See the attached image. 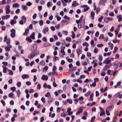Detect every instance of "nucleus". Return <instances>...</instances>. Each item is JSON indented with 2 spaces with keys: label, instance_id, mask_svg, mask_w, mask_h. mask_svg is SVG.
Instances as JSON below:
<instances>
[{
  "label": "nucleus",
  "instance_id": "obj_7",
  "mask_svg": "<svg viewBox=\"0 0 122 122\" xmlns=\"http://www.w3.org/2000/svg\"><path fill=\"white\" fill-rule=\"evenodd\" d=\"M29 77V75L27 74H25L22 76V78L23 79H27Z\"/></svg>",
  "mask_w": 122,
  "mask_h": 122
},
{
  "label": "nucleus",
  "instance_id": "obj_1",
  "mask_svg": "<svg viewBox=\"0 0 122 122\" xmlns=\"http://www.w3.org/2000/svg\"><path fill=\"white\" fill-rule=\"evenodd\" d=\"M56 69L57 68L56 66L55 65L53 67L52 69V71L53 72H50L51 75H58V73L56 71Z\"/></svg>",
  "mask_w": 122,
  "mask_h": 122
},
{
  "label": "nucleus",
  "instance_id": "obj_61",
  "mask_svg": "<svg viewBox=\"0 0 122 122\" xmlns=\"http://www.w3.org/2000/svg\"><path fill=\"white\" fill-rule=\"evenodd\" d=\"M103 18V16H101L100 17V18H99V19H98L99 21L100 22H101L102 21V19Z\"/></svg>",
  "mask_w": 122,
  "mask_h": 122
},
{
  "label": "nucleus",
  "instance_id": "obj_25",
  "mask_svg": "<svg viewBox=\"0 0 122 122\" xmlns=\"http://www.w3.org/2000/svg\"><path fill=\"white\" fill-rule=\"evenodd\" d=\"M17 94V96L18 97H19L20 96V95L21 93L19 90H18L16 92Z\"/></svg>",
  "mask_w": 122,
  "mask_h": 122
},
{
  "label": "nucleus",
  "instance_id": "obj_16",
  "mask_svg": "<svg viewBox=\"0 0 122 122\" xmlns=\"http://www.w3.org/2000/svg\"><path fill=\"white\" fill-rule=\"evenodd\" d=\"M21 20L24 21V23H25L26 21V18L24 16H22L21 18Z\"/></svg>",
  "mask_w": 122,
  "mask_h": 122
},
{
  "label": "nucleus",
  "instance_id": "obj_5",
  "mask_svg": "<svg viewBox=\"0 0 122 122\" xmlns=\"http://www.w3.org/2000/svg\"><path fill=\"white\" fill-rule=\"evenodd\" d=\"M114 107L113 105H111L108 106L106 108V109L108 111H110L112 110Z\"/></svg>",
  "mask_w": 122,
  "mask_h": 122
},
{
  "label": "nucleus",
  "instance_id": "obj_48",
  "mask_svg": "<svg viewBox=\"0 0 122 122\" xmlns=\"http://www.w3.org/2000/svg\"><path fill=\"white\" fill-rule=\"evenodd\" d=\"M56 17L57 18V20L60 21L61 20V17L59 16L58 15H56Z\"/></svg>",
  "mask_w": 122,
  "mask_h": 122
},
{
  "label": "nucleus",
  "instance_id": "obj_24",
  "mask_svg": "<svg viewBox=\"0 0 122 122\" xmlns=\"http://www.w3.org/2000/svg\"><path fill=\"white\" fill-rule=\"evenodd\" d=\"M111 52L107 53H105L104 54V56H110L111 55Z\"/></svg>",
  "mask_w": 122,
  "mask_h": 122
},
{
  "label": "nucleus",
  "instance_id": "obj_18",
  "mask_svg": "<svg viewBox=\"0 0 122 122\" xmlns=\"http://www.w3.org/2000/svg\"><path fill=\"white\" fill-rule=\"evenodd\" d=\"M39 64L40 65L44 66L45 65L46 63L44 60H42L39 63Z\"/></svg>",
  "mask_w": 122,
  "mask_h": 122
},
{
  "label": "nucleus",
  "instance_id": "obj_44",
  "mask_svg": "<svg viewBox=\"0 0 122 122\" xmlns=\"http://www.w3.org/2000/svg\"><path fill=\"white\" fill-rule=\"evenodd\" d=\"M101 9L100 7H98L96 10V12L97 14L100 11Z\"/></svg>",
  "mask_w": 122,
  "mask_h": 122
},
{
  "label": "nucleus",
  "instance_id": "obj_11",
  "mask_svg": "<svg viewBox=\"0 0 122 122\" xmlns=\"http://www.w3.org/2000/svg\"><path fill=\"white\" fill-rule=\"evenodd\" d=\"M49 31V29L48 27H46L44 28L43 30V32L44 34H45L46 32Z\"/></svg>",
  "mask_w": 122,
  "mask_h": 122
},
{
  "label": "nucleus",
  "instance_id": "obj_59",
  "mask_svg": "<svg viewBox=\"0 0 122 122\" xmlns=\"http://www.w3.org/2000/svg\"><path fill=\"white\" fill-rule=\"evenodd\" d=\"M62 32L63 34H64L65 35H67L68 34V32L67 31L63 30Z\"/></svg>",
  "mask_w": 122,
  "mask_h": 122
},
{
  "label": "nucleus",
  "instance_id": "obj_31",
  "mask_svg": "<svg viewBox=\"0 0 122 122\" xmlns=\"http://www.w3.org/2000/svg\"><path fill=\"white\" fill-rule=\"evenodd\" d=\"M67 102L70 104H71L72 103V100L71 99H68L67 100Z\"/></svg>",
  "mask_w": 122,
  "mask_h": 122
},
{
  "label": "nucleus",
  "instance_id": "obj_54",
  "mask_svg": "<svg viewBox=\"0 0 122 122\" xmlns=\"http://www.w3.org/2000/svg\"><path fill=\"white\" fill-rule=\"evenodd\" d=\"M98 51L96 47H95L94 51V52L95 53H97L98 52Z\"/></svg>",
  "mask_w": 122,
  "mask_h": 122
},
{
  "label": "nucleus",
  "instance_id": "obj_62",
  "mask_svg": "<svg viewBox=\"0 0 122 122\" xmlns=\"http://www.w3.org/2000/svg\"><path fill=\"white\" fill-rule=\"evenodd\" d=\"M16 88L15 87H13L10 88V89L13 92H14V91L15 90Z\"/></svg>",
  "mask_w": 122,
  "mask_h": 122
},
{
  "label": "nucleus",
  "instance_id": "obj_51",
  "mask_svg": "<svg viewBox=\"0 0 122 122\" xmlns=\"http://www.w3.org/2000/svg\"><path fill=\"white\" fill-rule=\"evenodd\" d=\"M40 112H39L36 111H35L34 112V113H33V114L34 115H35L36 114H38Z\"/></svg>",
  "mask_w": 122,
  "mask_h": 122
},
{
  "label": "nucleus",
  "instance_id": "obj_52",
  "mask_svg": "<svg viewBox=\"0 0 122 122\" xmlns=\"http://www.w3.org/2000/svg\"><path fill=\"white\" fill-rule=\"evenodd\" d=\"M32 5L31 3L30 2H29L26 3V5H28V6H30Z\"/></svg>",
  "mask_w": 122,
  "mask_h": 122
},
{
  "label": "nucleus",
  "instance_id": "obj_2",
  "mask_svg": "<svg viewBox=\"0 0 122 122\" xmlns=\"http://www.w3.org/2000/svg\"><path fill=\"white\" fill-rule=\"evenodd\" d=\"M76 52L78 55H80L82 53V47H79L77 49Z\"/></svg>",
  "mask_w": 122,
  "mask_h": 122
},
{
  "label": "nucleus",
  "instance_id": "obj_21",
  "mask_svg": "<svg viewBox=\"0 0 122 122\" xmlns=\"http://www.w3.org/2000/svg\"><path fill=\"white\" fill-rule=\"evenodd\" d=\"M26 40L29 42H31L32 41V40L29 37H26Z\"/></svg>",
  "mask_w": 122,
  "mask_h": 122
},
{
  "label": "nucleus",
  "instance_id": "obj_9",
  "mask_svg": "<svg viewBox=\"0 0 122 122\" xmlns=\"http://www.w3.org/2000/svg\"><path fill=\"white\" fill-rule=\"evenodd\" d=\"M29 33V30L27 28L26 29L25 31V32L23 34V35L24 36H27V34Z\"/></svg>",
  "mask_w": 122,
  "mask_h": 122
},
{
  "label": "nucleus",
  "instance_id": "obj_19",
  "mask_svg": "<svg viewBox=\"0 0 122 122\" xmlns=\"http://www.w3.org/2000/svg\"><path fill=\"white\" fill-rule=\"evenodd\" d=\"M82 110L81 108L76 113V115H77L78 114L81 113L82 112Z\"/></svg>",
  "mask_w": 122,
  "mask_h": 122
},
{
  "label": "nucleus",
  "instance_id": "obj_40",
  "mask_svg": "<svg viewBox=\"0 0 122 122\" xmlns=\"http://www.w3.org/2000/svg\"><path fill=\"white\" fill-rule=\"evenodd\" d=\"M21 85V83L20 81L18 82L16 84L17 86L18 87L20 86Z\"/></svg>",
  "mask_w": 122,
  "mask_h": 122
},
{
  "label": "nucleus",
  "instance_id": "obj_13",
  "mask_svg": "<svg viewBox=\"0 0 122 122\" xmlns=\"http://www.w3.org/2000/svg\"><path fill=\"white\" fill-rule=\"evenodd\" d=\"M117 18L118 19V21L120 22L122 20V18L121 17V16L120 15H119L118 16H117Z\"/></svg>",
  "mask_w": 122,
  "mask_h": 122
},
{
  "label": "nucleus",
  "instance_id": "obj_28",
  "mask_svg": "<svg viewBox=\"0 0 122 122\" xmlns=\"http://www.w3.org/2000/svg\"><path fill=\"white\" fill-rule=\"evenodd\" d=\"M66 41L68 42H70L71 40V38L70 37H67L66 38Z\"/></svg>",
  "mask_w": 122,
  "mask_h": 122
},
{
  "label": "nucleus",
  "instance_id": "obj_55",
  "mask_svg": "<svg viewBox=\"0 0 122 122\" xmlns=\"http://www.w3.org/2000/svg\"><path fill=\"white\" fill-rule=\"evenodd\" d=\"M43 24V21L41 20L39 21V24L40 26H41Z\"/></svg>",
  "mask_w": 122,
  "mask_h": 122
},
{
  "label": "nucleus",
  "instance_id": "obj_41",
  "mask_svg": "<svg viewBox=\"0 0 122 122\" xmlns=\"http://www.w3.org/2000/svg\"><path fill=\"white\" fill-rule=\"evenodd\" d=\"M103 59V57L102 56L99 55V56L98 60L100 61H101Z\"/></svg>",
  "mask_w": 122,
  "mask_h": 122
},
{
  "label": "nucleus",
  "instance_id": "obj_17",
  "mask_svg": "<svg viewBox=\"0 0 122 122\" xmlns=\"http://www.w3.org/2000/svg\"><path fill=\"white\" fill-rule=\"evenodd\" d=\"M32 52L33 53L34 55H35V56L36 55H38L39 53V51L38 50H37L36 51H34Z\"/></svg>",
  "mask_w": 122,
  "mask_h": 122
},
{
  "label": "nucleus",
  "instance_id": "obj_37",
  "mask_svg": "<svg viewBox=\"0 0 122 122\" xmlns=\"http://www.w3.org/2000/svg\"><path fill=\"white\" fill-rule=\"evenodd\" d=\"M8 71H9V74L10 75H12L13 74V71L12 70H10L9 69L8 70Z\"/></svg>",
  "mask_w": 122,
  "mask_h": 122
},
{
  "label": "nucleus",
  "instance_id": "obj_14",
  "mask_svg": "<svg viewBox=\"0 0 122 122\" xmlns=\"http://www.w3.org/2000/svg\"><path fill=\"white\" fill-rule=\"evenodd\" d=\"M94 96V94L93 93H92L90 96V97L89 99H88V100L89 101V100H90L91 101H92L93 100V97Z\"/></svg>",
  "mask_w": 122,
  "mask_h": 122
},
{
  "label": "nucleus",
  "instance_id": "obj_35",
  "mask_svg": "<svg viewBox=\"0 0 122 122\" xmlns=\"http://www.w3.org/2000/svg\"><path fill=\"white\" fill-rule=\"evenodd\" d=\"M48 67L47 66H46L44 67L43 68V71L44 72V71H47L48 70Z\"/></svg>",
  "mask_w": 122,
  "mask_h": 122
},
{
  "label": "nucleus",
  "instance_id": "obj_34",
  "mask_svg": "<svg viewBox=\"0 0 122 122\" xmlns=\"http://www.w3.org/2000/svg\"><path fill=\"white\" fill-rule=\"evenodd\" d=\"M76 1H73V3L72 4V6L74 7H75L76 6Z\"/></svg>",
  "mask_w": 122,
  "mask_h": 122
},
{
  "label": "nucleus",
  "instance_id": "obj_23",
  "mask_svg": "<svg viewBox=\"0 0 122 122\" xmlns=\"http://www.w3.org/2000/svg\"><path fill=\"white\" fill-rule=\"evenodd\" d=\"M50 44L48 42H46L45 43L44 45V47H47L50 46Z\"/></svg>",
  "mask_w": 122,
  "mask_h": 122
},
{
  "label": "nucleus",
  "instance_id": "obj_43",
  "mask_svg": "<svg viewBox=\"0 0 122 122\" xmlns=\"http://www.w3.org/2000/svg\"><path fill=\"white\" fill-rule=\"evenodd\" d=\"M95 15V13L93 11H92L91 12V17H93V18H92V19H93L94 18V16Z\"/></svg>",
  "mask_w": 122,
  "mask_h": 122
},
{
  "label": "nucleus",
  "instance_id": "obj_29",
  "mask_svg": "<svg viewBox=\"0 0 122 122\" xmlns=\"http://www.w3.org/2000/svg\"><path fill=\"white\" fill-rule=\"evenodd\" d=\"M108 68L109 66H108L107 65H106L104 67L103 71H105Z\"/></svg>",
  "mask_w": 122,
  "mask_h": 122
},
{
  "label": "nucleus",
  "instance_id": "obj_20",
  "mask_svg": "<svg viewBox=\"0 0 122 122\" xmlns=\"http://www.w3.org/2000/svg\"><path fill=\"white\" fill-rule=\"evenodd\" d=\"M2 67L3 68V72L4 73H6V72L7 71V70L6 68V67L3 65L2 66Z\"/></svg>",
  "mask_w": 122,
  "mask_h": 122
},
{
  "label": "nucleus",
  "instance_id": "obj_22",
  "mask_svg": "<svg viewBox=\"0 0 122 122\" xmlns=\"http://www.w3.org/2000/svg\"><path fill=\"white\" fill-rule=\"evenodd\" d=\"M120 63V62L119 61H118L117 62V63H115L114 65V67L115 68H117L119 65Z\"/></svg>",
  "mask_w": 122,
  "mask_h": 122
},
{
  "label": "nucleus",
  "instance_id": "obj_49",
  "mask_svg": "<svg viewBox=\"0 0 122 122\" xmlns=\"http://www.w3.org/2000/svg\"><path fill=\"white\" fill-rule=\"evenodd\" d=\"M95 118L96 117L95 116H94L92 117L91 120V122H93L95 120Z\"/></svg>",
  "mask_w": 122,
  "mask_h": 122
},
{
  "label": "nucleus",
  "instance_id": "obj_45",
  "mask_svg": "<svg viewBox=\"0 0 122 122\" xmlns=\"http://www.w3.org/2000/svg\"><path fill=\"white\" fill-rule=\"evenodd\" d=\"M61 52L62 54V55L63 56L65 55V53L64 51V50H62V49H61Z\"/></svg>",
  "mask_w": 122,
  "mask_h": 122
},
{
  "label": "nucleus",
  "instance_id": "obj_27",
  "mask_svg": "<svg viewBox=\"0 0 122 122\" xmlns=\"http://www.w3.org/2000/svg\"><path fill=\"white\" fill-rule=\"evenodd\" d=\"M77 68V67L76 66L72 68H71L70 69V71H73L75 70Z\"/></svg>",
  "mask_w": 122,
  "mask_h": 122
},
{
  "label": "nucleus",
  "instance_id": "obj_56",
  "mask_svg": "<svg viewBox=\"0 0 122 122\" xmlns=\"http://www.w3.org/2000/svg\"><path fill=\"white\" fill-rule=\"evenodd\" d=\"M119 57V55L118 54H117L115 55V59H118Z\"/></svg>",
  "mask_w": 122,
  "mask_h": 122
},
{
  "label": "nucleus",
  "instance_id": "obj_12",
  "mask_svg": "<svg viewBox=\"0 0 122 122\" xmlns=\"http://www.w3.org/2000/svg\"><path fill=\"white\" fill-rule=\"evenodd\" d=\"M35 32H33L32 34L30 35V37L32 39L34 40L35 39Z\"/></svg>",
  "mask_w": 122,
  "mask_h": 122
},
{
  "label": "nucleus",
  "instance_id": "obj_63",
  "mask_svg": "<svg viewBox=\"0 0 122 122\" xmlns=\"http://www.w3.org/2000/svg\"><path fill=\"white\" fill-rule=\"evenodd\" d=\"M99 33L98 31H97L96 32L95 34V36L96 37H98L99 35Z\"/></svg>",
  "mask_w": 122,
  "mask_h": 122
},
{
  "label": "nucleus",
  "instance_id": "obj_46",
  "mask_svg": "<svg viewBox=\"0 0 122 122\" xmlns=\"http://www.w3.org/2000/svg\"><path fill=\"white\" fill-rule=\"evenodd\" d=\"M104 36L103 34H101V35L99 37V39H104Z\"/></svg>",
  "mask_w": 122,
  "mask_h": 122
},
{
  "label": "nucleus",
  "instance_id": "obj_57",
  "mask_svg": "<svg viewBox=\"0 0 122 122\" xmlns=\"http://www.w3.org/2000/svg\"><path fill=\"white\" fill-rule=\"evenodd\" d=\"M86 8H84V12H86V11L88 10L89 9V7L88 6H87Z\"/></svg>",
  "mask_w": 122,
  "mask_h": 122
},
{
  "label": "nucleus",
  "instance_id": "obj_30",
  "mask_svg": "<svg viewBox=\"0 0 122 122\" xmlns=\"http://www.w3.org/2000/svg\"><path fill=\"white\" fill-rule=\"evenodd\" d=\"M71 33L72 34V35H71V36H72V39H73L75 37V36H76L75 34L74 31H72Z\"/></svg>",
  "mask_w": 122,
  "mask_h": 122
},
{
  "label": "nucleus",
  "instance_id": "obj_50",
  "mask_svg": "<svg viewBox=\"0 0 122 122\" xmlns=\"http://www.w3.org/2000/svg\"><path fill=\"white\" fill-rule=\"evenodd\" d=\"M5 49L6 51H9L10 50L9 47H8V46L6 47L5 48Z\"/></svg>",
  "mask_w": 122,
  "mask_h": 122
},
{
  "label": "nucleus",
  "instance_id": "obj_10",
  "mask_svg": "<svg viewBox=\"0 0 122 122\" xmlns=\"http://www.w3.org/2000/svg\"><path fill=\"white\" fill-rule=\"evenodd\" d=\"M37 45L36 44H34L33 47L31 48V51H35L37 49Z\"/></svg>",
  "mask_w": 122,
  "mask_h": 122
},
{
  "label": "nucleus",
  "instance_id": "obj_4",
  "mask_svg": "<svg viewBox=\"0 0 122 122\" xmlns=\"http://www.w3.org/2000/svg\"><path fill=\"white\" fill-rule=\"evenodd\" d=\"M41 79L44 81H46L48 79V77L47 75H43L41 77Z\"/></svg>",
  "mask_w": 122,
  "mask_h": 122
},
{
  "label": "nucleus",
  "instance_id": "obj_8",
  "mask_svg": "<svg viewBox=\"0 0 122 122\" xmlns=\"http://www.w3.org/2000/svg\"><path fill=\"white\" fill-rule=\"evenodd\" d=\"M21 7L22 9V10H24V11H26L28 7L26 5H22L21 6Z\"/></svg>",
  "mask_w": 122,
  "mask_h": 122
},
{
  "label": "nucleus",
  "instance_id": "obj_36",
  "mask_svg": "<svg viewBox=\"0 0 122 122\" xmlns=\"http://www.w3.org/2000/svg\"><path fill=\"white\" fill-rule=\"evenodd\" d=\"M59 59V58L56 56H55L53 57V60L55 61H56V60H58Z\"/></svg>",
  "mask_w": 122,
  "mask_h": 122
},
{
  "label": "nucleus",
  "instance_id": "obj_47",
  "mask_svg": "<svg viewBox=\"0 0 122 122\" xmlns=\"http://www.w3.org/2000/svg\"><path fill=\"white\" fill-rule=\"evenodd\" d=\"M104 21L106 23H107L108 22V18L107 17H105L104 18Z\"/></svg>",
  "mask_w": 122,
  "mask_h": 122
},
{
  "label": "nucleus",
  "instance_id": "obj_26",
  "mask_svg": "<svg viewBox=\"0 0 122 122\" xmlns=\"http://www.w3.org/2000/svg\"><path fill=\"white\" fill-rule=\"evenodd\" d=\"M91 93V91H89L87 92L85 94V96L86 97H88Z\"/></svg>",
  "mask_w": 122,
  "mask_h": 122
},
{
  "label": "nucleus",
  "instance_id": "obj_60",
  "mask_svg": "<svg viewBox=\"0 0 122 122\" xmlns=\"http://www.w3.org/2000/svg\"><path fill=\"white\" fill-rule=\"evenodd\" d=\"M14 20H11L10 24L12 25H14Z\"/></svg>",
  "mask_w": 122,
  "mask_h": 122
},
{
  "label": "nucleus",
  "instance_id": "obj_32",
  "mask_svg": "<svg viewBox=\"0 0 122 122\" xmlns=\"http://www.w3.org/2000/svg\"><path fill=\"white\" fill-rule=\"evenodd\" d=\"M82 45L83 46H85L87 47H88L89 46L87 42H85L83 43Z\"/></svg>",
  "mask_w": 122,
  "mask_h": 122
},
{
  "label": "nucleus",
  "instance_id": "obj_53",
  "mask_svg": "<svg viewBox=\"0 0 122 122\" xmlns=\"http://www.w3.org/2000/svg\"><path fill=\"white\" fill-rule=\"evenodd\" d=\"M63 18L69 20L70 19V18L68 17L66 15H65L63 17Z\"/></svg>",
  "mask_w": 122,
  "mask_h": 122
},
{
  "label": "nucleus",
  "instance_id": "obj_6",
  "mask_svg": "<svg viewBox=\"0 0 122 122\" xmlns=\"http://www.w3.org/2000/svg\"><path fill=\"white\" fill-rule=\"evenodd\" d=\"M35 56V55H34L32 52L30 54L28 55V58L30 59H31L33 58Z\"/></svg>",
  "mask_w": 122,
  "mask_h": 122
},
{
  "label": "nucleus",
  "instance_id": "obj_39",
  "mask_svg": "<svg viewBox=\"0 0 122 122\" xmlns=\"http://www.w3.org/2000/svg\"><path fill=\"white\" fill-rule=\"evenodd\" d=\"M113 42L114 43H116L117 42H120V40H117V39H115L113 40Z\"/></svg>",
  "mask_w": 122,
  "mask_h": 122
},
{
  "label": "nucleus",
  "instance_id": "obj_15",
  "mask_svg": "<svg viewBox=\"0 0 122 122\" xmlns=\"http://www.w3.org/2000/svg\"><path fill=\"white\" fill-rule=\"evenodd\" d=\"M12 6L13 7L15 8L17 7L18 8L19 7V5L17 3H15L13 4L12 5Z\"/></svg>",
  "mask_w": 122,
  "mask_h": 122
},
{
  "label": "nucleus",
  "instance_id": "obj_3",
  "mask_svg": "<svg viewBox=\"0 0 122 122\" xmlns=\"http://www.w3.org/2000/svg\"><path fill=\"white\" fill-rule=\"evenodd\" d=\"M107 1V0H100L99 2V4L100 5H105V3Z\"/></svg>",
  "mask_w": 122,
  "mask_h": 122
},
{
  "label": "nucleus",
  "instance_id": "obj_58",
  "mask_svg": "<svg viewBox=\"0 0 122 122\" xmlns=\"http://www.w3.org/2000/svg\"><path fill=\"white\" fill-rule=\"evenodd\" d=\"M6 43L8 45H9L10 43V38H8L7 39Z\"/></svg>",
  "mask_w": 122,
  "mask_h": 122
},
{
  "label": "nucleus",
  "instance_id": "obj_64",
  "mask_svg": "<svg viewBox=\"0 0 122 122\" xmlns=\"http://www.w3.org/2000/svg\"><path fill=\"white\" fill-rule=\"evenodd\" d=\"M10 32H11V33H14L15 34V30L14 29H12L11 30Z\"/></svg>",
  "mask_w": 122,
  "mask_h": 122
},
{
  "label": "nucleus",
  "instance_id": "obj_42",
  "mask_svg": "<svg viewBox=\"0 0 122 122\" xmlns=\"http://www.w3.org/2000/svg\"><path fill=\"white\" fill-rule=\"evenodd\" d=\"M50 96V94L49 92H47L45 95V96L47 97H49Z\"/></svg>",
  "mask_w": 122,
  "mask_h": 122
},
{
  "label": "nucleus",
  "instance_id": "obj_38",
  "mask_svg": "<svg viewBox=\"0 0 122 122\" xmlns=\"http://www.w3.org/2000/svg\"><path fill=\"white\" fill-rule=\"evenodd\" d=\"M96 85V83L95 82H94L92 84H91L90 85V86L91 87H92V86L93 87L95 86Z\"/></svg>",
  "mask_w": 122,
  "mask_h": 122
},
{
  "label": "nucleus",
  "instance_id": "obj_33",
  "mask_svg": "<svg viewBox=\"0 0 122 122\" xmlns=\"http://www.w3.org/2000/svg\"><path fill=\"white\" fill-rule=\"evenodd\" d=\"M14 94L12 92H11L9 94L8 96L9 97H12L13 96Z\"/></svg>",
  "mask_w": 122,
  "mask_h": 122
}]
</instances>
